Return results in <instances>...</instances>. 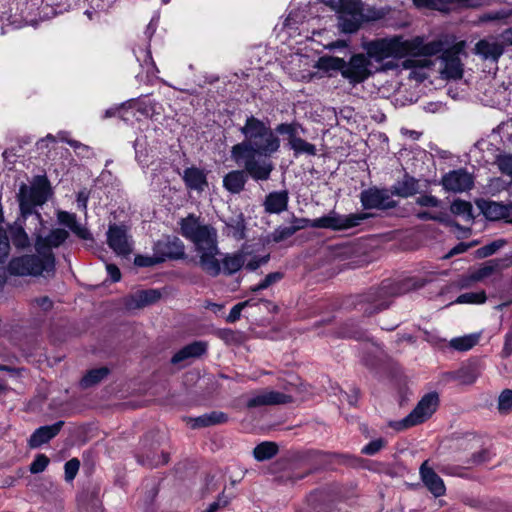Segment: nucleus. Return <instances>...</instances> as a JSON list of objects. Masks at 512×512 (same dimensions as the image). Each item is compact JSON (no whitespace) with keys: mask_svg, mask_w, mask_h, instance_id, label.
<instances>
[{"mask_svg":"<svg viewBox=\"0 0 512 512\" xmlns=\"http://www.w3.org/2000/svg\"><path fill=\"white\" fill-rule=\"evenodd\" d=\"M386 444L387 441L384 438L375 439L368 443L367 445H365L361 449V453L364 455L373 456L377 454L381 449H383L386 446Z\"/></svg>","mask_w":512,"mask_h":512,"instance_id":"48","label":"nucleus"},{"mask_svg":"<svg viewBox=\"0 0 512 512\" xmlns=\"http://www.w3.org/2000/svg\"><path fill=\"white\" fill-rule=\"evenodd\" d=\"M486 301V294L484 291L467 292L459 295L455 300L458 304H482Z\"/></svg>","mask_w":512,"mask_h":512,"instance_id":"43","label":"nucleus"},{"mask_svg":"<svg viewBox=\"0 0 512 512\" xmlns=\"http://www.w3.org/2000/svg\"><path fill=\"white\" fill-rule=\"evenodd\" d=\"M253 304H254L253 300L249 299V300H246V301H243V302H240V303L234 305L227 316V321L230 323L236 322L240 318L242 310L245 307L253 305Z\"/></svg>","mask_w":512,"mask_h":512,"instance_id":"50","label":"nucleus"},{"mask_svg":"<svg viewBox=\"0 0 512 512\" xmlns=\"http://www.w3.org/2000/svg\"><path fill=\"white\" fill-rule=\"evenodd\" d=\"M474 53L483 60L497 62L504 53V45L495 37H487L476 43Z\"/></svg>","mask_w":512,"mask_h":512,"instance_id":"18","label":"nucleus"},{"mask_svg":"<svg viewBox=\"0 0 512 512\" xmlns=\"http://www.w3.org/2000/svg\"><path fill=\"white\" fill-rule=\"evenodd\" d=\"M478 341L479 335L469 334L451 339L449 345L457 351H468L473 348Z\"/></svg>","mask_w":512,"mask_h":512,"instance_id":"37","label":"nucleus"},{"mask_svg":"<svg viewBox=\"0 0 512 512\" xmlns=\"http://www.w3.org/2000/svg\"><path fill=\"white\" fill-rule=\"evenodd\" d=\"M183 180L187 188L198 192L204 191L208 186L207 176L204 170L190 167L184 170Z\"/></svg>","mask_w":512,"mask_h":512,"instance_id":"25","label":"nucleus"},{"mask_svg":"<svg viewBox=\"0 0 512 512\" xmlns=\"http://www.w3.org/2000/svg\"><path fill=\"white\" fill-rule=\"evenodd\" d=\"M278 452V447L274 442H263L254 448L253 455L258 461L271 459Z\"/></svg>","mask_w":512,"mask_h":512,"instance_id":"38","label":"nucleus"},{"mask_svg":"<svg viewBox=\"0 0 512 512\" xmlns=\"http://www.w3.org/2000/svg\"><path fill=\"white\" fill-rule=\"evenodd\" d=\"M450 210L454 215L461 216L465 220L473 219V207L468 201L457 199L452 202Z\"/></svg>","mask_w":512,"mask_h":512,"instance_id":"39","label":"nucleus"},{"mask_svg":"<svg viewBox=\"0 0 512 512\" xmlns=\"http://www.w3.org/2000/svg\"><path fill=\"white\" fill-rule=\"evenodd\" d=\"M88 194L86 191H80L77 195V206L78 208L85 210L87 207Z\"/></svg>","mask_w":512,"mask_h":512,"instance_id":"63","label":"nucleus"},{"mask_svg":"<svg viewBox=\"0 0 512 512\" xmlns=\"http://www.w3.org/2000/svg\"><path fill=\"white\" fill-rule=\"evenodd\" d=\"M363 47L369 58L381 62L389 58L400 59L407 55L432 56L440 53L444 44L440 40L424 43L422 37L408 40L402 36H393L372 40Z\"/></svg>","mask_w":512,"mask_h":512,"instance_id":"3","label":"nucleus"},{"mask_svg":"<svg viewBox=\"0 0 512 512\" xmlns=\"http://www.w3.org/2000/svg\"><path fill=\"white\" fill-rule=\"evenodd\" d=\"M199 257V265L204 272L210 276L216 277L221 272L220 261L217 259V255L220 254L218 244L211 247H206L196 251Z\"/></svg>","mask_w":512,"mask_h":512,"instance_id":"19","label":"nucleus"},{"mask_svg":"<svg viewBox=\"0 0 512 512\" xmlns=\"http://www.w3.org/2000/svg\"><path fill=\"white\" fill-rule=\"evenodd\" d=\"M269 259V256H264V257H261V258H253L251 260H249L248 262L246 261V267L247 269L251 270V271H254L256 270L261 264H264L268 261Z\"/></svg>","mask_w":512,"mask_h":512,"instance_id":"60","label":"nucleus"},{"mask_svg":"<svg viewBox=\"0 0 512 512\" xmlns=\"http://www.w3.org/2000/svg\"><path fill=\"white\" fill-rule=\"evenodd\" d=\"M465 42L456 43L451 49L443 52L441 59L444 67L441 71L444 78L460 79L463 76V64L459 58V54L463 52Z\"/></svg>","mask_w":512,"mask_h":512,"instance_id":"10","label":"nucleus"},{"mask_svg":"<svg viewBox=\"0 0 512 512\" xmlns=\"http://www.w3.org/2000/svg\"><path fill=\"white\" fill-rule=\"evenodd\" d=\"M289 147L294 151L295 156L306 154L310 156L316 155L317 149L314 144L307 142L301 137L294 138Z\"/></svg>","mask_w":512,"mask_h":512,"instance_id":"40","label":"nucleus"},{"mask_svg":"<svg viewBox=\"0 0 512 512\" xmlns=\"http://www.w3.org/2000/svg\"><path fill=\"white\" fill-rule=\"evenodd\" d=\"M371 58L364 54H355L349 61H339L344 68L343 77L350 83L357 84L372 75Z\"/></svg>","mask_w":512,"mask_h":512,"instance_id":"9","label":"nucleus"},{"mask_svg":"<svg viewBox=\"0 0 512 512\" xmlns=\"http://www.w3.org/2000/svg\"><path fill=\"white\" fill-rule=\"evenodd\" d=\"M289 195L286 190L269 193L264 200V209L269 214H280L287 210Z\"/></svg>","mask_w":512,"mask_h":512,"instance_id":"23","label":"nucleus"},{"mask_svg":"<svg viewBox=\"0 0 512 512\" xmlns=\"http://www.w3.org/2000/svg\"><path fill=\"white\" fill-rule=\"evenodd\" d=\"M512 265V257L505 256L496 258L483 263L478 269L470 274V280L473 282H480L495 274H499L502 270Z\"/></svg>","mask_w":512,"mask_h":512,"instance_id":"15","label":"nucleus"},{"mask_svg":"<svg viewBox=\"0 0 512 512\" xmlns=\"http://www.w3.org/2000/svg\"><path fill=\"white\" fill-rule=\"evenodd\" d=\"M337 13L338 27L344 33H354L363 22L377 20L383 16L380 11L376 10L368 9L365 13L360 0H339Z\"/></svg>","mask_w":512,"mask_h":512,"instance_id":"4","label":"nucleus"},{"mask_svg":"<svg viewBox=\"0 0 512 512\" xmlns=\"http://www.w3.org/2000/svg\"><path fill=\"white\" fill-rule=\"evenodd\" d=\"M295 400L291 394L274 390H262L252 394L247 400L248 408H256L266 405L288 404Z\"/></svg>","mask_w":512,"mask_h":512,"instance_id":"13","label":"nucleus"},{"mask_svg":"<svg viewBox=\"0 0 512 512\" xmlns=\"http://www.w3.org/2000/svg\"><path fill=\"white\" fill-rule=\"evenodd\" d=\"M58 221L70 228V230L83 240L91 239V233L88 229L77 222L76 215L73 213L61 211L58 213Z\"/></svg>","mask_w":512,"mask_h":512,"instance_id":"28","label":"nucleus"},{"mask_svg":"<svg viewBox=\"0 0 512 512\" xmlns=\"http://www.w3.org/2000/svg\"><path fill=\"white\" fill-rule=\"evenodd\" d=\"M443 187L452 192H464L473 186L472 175L465 170L459 169L447 173L442 179Z\"/></svg>","mask_w":512,"mask_h":512,"instance_id":"16","label":"nucleus"},{"mask_svg":"<svg viewBox=\"0 0 512 512\" xmlns=\"http://www.w3.org/2000/svg\"><path fill=\"white\" fill-rule=\"evenodd\" d=\"M283 278V274L280 272L269 273L259 284L252 286L250 290L252 292H258L260 290L267 289L272 284L280 281Z\"/></svg>","mask_w":512,"mask_h":512,"instance_id":"45","label":"nucleus"},{"mask_svg":"<svg viewBox=\"0 0 512 512\" xmlns=\"http://www.w3.org/2000/svg\"><path fill=\"white\" fill-rule=\"evenodd\" d=\"M80 467V462L77 458H72L65 463V479L67 481H72Z\"/></svg>","mask_w":512,"mask_h":512,"instance_id":"51","label":"nucleus"},{"mask_svg":"<svg viewBox=\"0 0 512 512\" xmlns=\"http://www.w3.org/2000/svg\"><path fill=\"white\" fill-rule=\"evenodd\" d=\"M308 225L309 219L293 216L290 221V225L279 226L272 232L271 239L276 243L282 242L293 236L297 231L308 227Z\"/></svg>","mask_w":512,"mask_h":512,"instance_id":"22","label":"nucleus"},{"mask_svg":"<svg viewBox=\"0 0 512 512\" xmlns=\"http://www.w3.org/2000/svg\"><path fill=\"white\" fill-rule=\"evenodd\" d=\"M153 252L160 262L166 259H181L185 256V246L177 237H166L157 241L153 246Z\"/></svg>","mask_w":512,"mask_h":512,"instance_id":"12","label":"nucleus"},{"mask_svg":"<svg viewBox=\"0 0 512 512\" xmlns=\"http://www.w3.org/2000/svg\"><path fill=\"white\" fill-rule=\"evenodd\" d=\"M64 422L58 421L53 425L41 426L36 429L28 440V444L31 448H38L41 445L49 442L54 438L63 427Z\"/></svg>","mask_w":512,"mask_h":512,"instance_id":"21","label":"nucleus"},{"mask_svg":"<svg viewBox=\"0 0 512 512\" xmlns=\"http://www.w3.org/2000/svg\"><path fill=\"white\" fill-rule=\"evenodd\" d=\"M109 374V369L106 367H100L88 371L80 381L82 388H89L97 385Z\"/></svg>","mask_w":512,"mask_h":512,"instance_id":"35","label":"nucleus"},{"mask_svg":"<svg viewBox=\"0 0 512 512\" xmlns=\"http://www.w3.org/2000/svg\"><path fill=\"white\" fill-rule=\"evenodd\" d=\"M245 220L242 214L231 217L225 221V227L223 233L227 237H231L236 240H242L245 237Z\"/></svg>","mask_w":512,"mask_h":512,"instance_id":"31","label":"nucleus"},{"mask_svg":"<svg viewBox=\"0 0 512 512\" xmlns=\"http://www.w3.org/2000/svg\"><path fill=\"white\" fill-rule=\"evenodd\" d=\"M49 463V459L44 454L38 455L30 465V471L32 473L43 472Z\"/></svg>","mask_w":512,"mask_h":512,"instance_id":"53","label":"nucleus"},{"mask_svg":"<svg viewBox=\"0 0 512 512\" xmlns=\"http://www.w3.org/2000/svg\"><path fill=\"white\" fill-rule=\"evenodd\" d=\"M418 192V182L412 177H405L402 181L393 186L392 193L407 198Z\"/></svg>","mask_w":512,"mask_h":512,"instance_id":"34","label":"nucleus"},{"mask_svg":"<svg viewBox=\"0 0 512 512\" xmlns=\"http://www.w3.org/2000/svg\"><path fill=\"white\" fill-rule=\"evenodd\" d=\"M364 219H366L365 214L341 215L331 211L325 216L309 220L308 226L312 228L345 230L358 226Z\"/></svg>","mask_w":512,"mask_h":512,"instance_id":"7","label":"nucleus"},{"mask_svg":"<svg viewBox=\"0 0 512 512\" xmlns=\"http://www.w3.org/2000/svg\"><path fill=\"white\" fill-rule=\"evenodd\" d=\"M247 171L233 170L223 178L224 188L233 194L240 193L247 182Z\"/></svg>","mask_w":512,"mask_h":512,"instance_id":"27","label":"nucleus"},{"mask_svg":"<svg viewBox=\"0 0 512 512\" xmlns=\"http://www.w3.org/2000/svg\"><path fill=\"white\" fill-rule=\"evenodd\" d=\"M10 241L4 228H0V263H4L10 253Z\"/></svg>","mask_w":512,"mask_h":512,"instance_id":"49","label":"nucleus"},{"mask_svg":"<svg viewBox=\"0 0 512 512\" xmlns=\"http://www.w3.org/2000/svg\"><path fill=\"white\" fill-rule=\"evenodd\" d=\"M506 244V240L504 239H497L487 245H484L480 247L476 251V257L477 258H486L493 254H495L497 251H499L501 248H503Z\"/></svg>","mask_w":512,"mask_h":512,"instance_id":"42","label":"nucleus"},{"mask_svg":"<svg viewBox=\"0 0 512 512\" xmlns=\"http://www.w3.org/2000/svg\"><path fill=\"white\" fill-rule=\"evenodd\" d=\"M478 206L487 219L492 221H507V205L494 201H483Z\"/></svg>","mask_w":512,"mask_h":512,"instance_id":"30","label":"nucleus"},{"mask_svg":"<svg viewBox=\"0 0 512 512\" xmlns=\"http://www.w3.org/2000/svg\"><path fill=\"white\" fill-rule=\"evenodd\" d=\"M405 68H413L415 70H423L432 65L431 61L428 59H407L403 62Z\"/></svg>","mask_w":512,"mask_h":512,"instance_id":"56","label":"nucleus"},{"mask_svg":"<svg viewBox=\"0 0 512 512\" xmlns=\"http://www.w3.org/2000/svg\"><path fill=\"white\" fill-rule=\"evenodd\" d=\"M144 53V58L141 60L139 56H137L138 60L141 61V65L146 69V73L148 76H154L158 72V68L155 65V62L152 59L151 52L149 49H140Z\"/></svg>","mask_w":512,"mask_h":512,"instance_id":"47","label":"nucleus"},{"mask_svg":"<svg viewBox=\"0 0 512 512\" xmlns=\"http://www.w3.org/2000/svg\"><path fill=\"white\" fill-rule=\"evenodd\" d=\"M19 207L23 217L33 213L35 206L42 205L47 200V191L44 183L27 186L22 184L18 193Z\"/></svg>","mask_w":512,"mask_h":512,"instance_id":"8","label":"nucleus"},{"mask_svg":"<svg viewBox=\"0 0 512 512\" xmlns=\"http://www.w3.org/2000/svg\"><path fill=\"white\" fill-rule=\"evenodd\" d=\"M109 247L119 256H128L132 250V240L124 225H111L107 232Z\"/></svg>","mask_w":512,"mask_h":512,"instance_id":"11","label":"nucleus"},{"mask_svg":"<svg viewBox=\"0 0 512 512\" xmlns=\"http://www.w3.org/2000/svg\"><path fill=\"white\" fill-rule=\"evenodd\" d=\"M106 270H107V272H108V274H109V276H110V278H111V280L113 282H117V281L120 280L121 273H120L119 268L116 265H114V264H107L106 265Z\"/></svg>","mask_w":512,"mask_h":512,"instance_id":"61","label":"nucleus"},{"mask_svg":"<svg viewBox=\"0 0 512 512\" xmlns=\"http://www.w3.org/2000/svg\"><path fill=\"white\" fill-rule=\"evenodd\" d=\"M134 263H135V265H137L139 267H150V266L159 264L161 262L158 259L157 255L155 254V252H153L152 256H142V255L136 256Z\"/></svg>","mask_w":512,"mask_h":512,"instance_id":"54","label":"nucleus"},{"mask_svg":"<svg viewBox=\"0 0 512 512\" xmlns=\"http://www.w3.org/2000/svg\"><path fill=\"white\" fill-rule=\"evenodd\" d=\"M497 163L502 173L512 177V154L499 156Z\"/></svg>","mask_w":512,"mask_h":512,"instance_id":"52","label":"nucleus"},{"mask_svg":"<svg viewBox=\"0 0 512 512\" xmlns=\"http://www.w3.org/2000/svg\"><path fill=\"white\" fill-rule=\"evenodd\" d=\"M64 229H54L47 237L37 236L34 255L13 258L8 265L11 274L20 276L52 277L55 273V257L52 248L60 246L68 238Z\"/></svg>","mask_w":512,"mask_h":512,"instance_id":"2","label":"nucleus"},{"mask_svg":"<svg viewBox=\"0 0 512 512\" xmlns=\"http://www.w3.org/2000/svg\"><path fill=\"white\" fill-rule=\"evenodd\" d=\"M246 257L247 253L243 250L226 254L220 262L223 266V272L227 275L235 274L245 265Z\"/></svg>","mask_w":512,"mask_h":512,"instance_id":"29","label":"nucleus"},{"mask_svg":"<svg viewBox=\"0 0 512 512\" xmlns=\"http://www.w3.org/2000/svg\"><path fill=\"white\" fill-rule=\"evenodd\" d=\"M179 225L181 235L195 245L196 251L218 244L216 229L202 223L200 218L194 214L182 218Z\"/></svg>","mask_w":512,"mask_h":512,"instance_id":"5","label":"nucleus"},{"mask_svg":"<svg viewBox=\"0 0 512 512\" xmlns=\"http://www.w3.org/2000/svg\"><path fill=\"white\" fill-rule=\"evenodd\" d=\"M420 476L425 487L435 496L445 495L446 487L442 478L425 461L420 467Z\"/></svg>","mask_w":512,"mask_h":512,"instance_id":"20","label":"nucleus"},{"mask_svg":"<svg viewBox=\"0 0 512 512\" xmlns=\"http://www.w3.org/2000/svg\"><path fill=\"white\" fill-rule=\"evenodd\" d=\"M416 203L423 207H438L440 200L432 195H422L416 199Z\"/></svg>","mask_w":512,"mask_h":512,"instance_id":"57","label":"nucleus"},{"mask_svg":"<svg viewBox=\"0 0 512 512\" xmlns=\"http://www.w3.org/2000/svg\"><path fill=\"white\" fill-rule=\"evenodd\" d=\"M480 373L481 371L479 366L476 363H470L449 373V377L452 380L458 381L460 384L470 385L477 380Z\"/></svg>","mask_w":512,"mask_h":512,"instance_id":"26","label":"nucleus"},{"mask_svg":"<svg viewBox=\"0 0 512 512\" xmlns=\"http://www.w3.org/2000/svg\"><path fill=\"white\" fill-rule=\"evenodd\" d=\"M361 203L366 209H389L396 206L387 190L371 188L361 193Z\"/></svg>","mask_w":512,"mask_h":512,"instance_id":"14","label":"nucleus"},{"mask_svg":"<svg viewBox=\"0 0 512 512\" xmlns=\"http://www.w3.org/2000/svg\"><path fill=\"white\" fill-rule=\"evenodd\" d=\"M169 461V455L167 453L162 452L160 456L155 455H146V456H139L138 462L142 465L148 466V467H157L160 465H164Z\"/></svg>","mask_w":512,"mask_h":512,"instance_id":"44","label":"nucleus"},{"mask_svg":"<svg viewBox=\"0 0 512 512\" xmlns=\"http://www.w3.org/2000/svg\"><path fill=\"white\" fill-rule=\"evenodd\" d=\"M504 17H505V14L502 12H492V13H486V14L482 15L480 17V20L482 22H487V21L499 20Z\"/></svg>","mask_w":512,"mask_h":512,"instance_id":"62","label":"nucleus"},{"mask_svg":"<svg viewBox=\"0 0 512 512\" xmlns=\"http://www.w3.org/2000/svg\"><path fill=\"white\" fill-rule=\"evenodd\" d=\"M477 244V242H471V243H459L457 244L455 247H453L446 255L444 258L448 259V258H451L455 255H458V254H461V253H464L466 252L469 248L475 246Z\"/></svg>","mask_w":512,"mask_h":512,"instance_id":"58","label":"nucleus"},{"mask_svg":"<svg viewBox=\"0 0 512 512\" xmlns=\"http://www.w3.org/2000/svg\"><path fill=\"white\" fill-rule=\"evenodd\" d=\"M439 396L436 392L428 393L422 397L411 413L395 426L396 429H405L416 426L429 419L436 411Z\"/></svg>","mask_w":512,"mask_h":512,"instance_id":"6","label":"nucleus"},{"mask_svg":"<svg viewBox=\"0 0 512 512\" xmlns=\"http://www.w3.org/2000/svg\"><path fill=\"white\" fill-rule=\"evenodd\" d=\"M489 459H490L489 451L486 449H482L481 451L473 454V456L471 458V462L473 464L478 465V464H482V463L488 461Z\"/></svg>","mask_w":512,"mask_h":512,"instance_id":"59","label":"nucleus"},{"mask_svg":"<svg viewBox=\"0 0 512 512\" xmlns=\"http://www.w3.org/2000/svg\"><path fill=\"white\" fill-rule=\"evenodd\" d=\"M512 353V335H506V341L502 350L503 357H509Z\"/></svg>","mask_w":512,"mask_h":512,"instance_id":"64","label":"nucleus"},{"mask_svg":"<svg viewBox=\"0 0 512 512\" xmlns=\"http://www.w3.org/2000/svg\"><path fill=\"white\" fill-rule=\"evenodd\" d=\"M275 130L279 134L288 135V145L292 143L294 138L299 137V130H301L302 132L304 131L301 124L297 122L281 123L276 127Z\"/></svg>","mask_w":512,"mask_h":512,"instance_id":"41","label":"nucleus"},{"mask_svg":"<svg viewBox=\"0 0 512 512\" xmlns=\"http://www.w3.org/2000/svg\"><path fill=\"white\" fill-rule=\"evenodd\" d=\"M207 350V344L203 341H195L190 343L179 351H177L174 356L171 358V363L177 365L183 361H186L190 358H197L203 355Z\"/></svg>","mask_w":512,"mask_h":512,"instance_id":"24","label":"nucleus"},{"mask_svg":"<svg viewBox=\"0 0 512 512\" xmlns=\"http://www.w3.org/2000/svg\"><path fill=\"white\" fill-rule=\"evenodd\" d=\"M245 140L234 145L231 157L255 181H266L274 169L269 157L280 148V139L260 119L250 116L240 128Z\"/></svg>","mask_w":512,"mask_h":512,"instance_id":"1","label":"nucleus"},{"mask_svg":"<svg viewBox=\"0 0 512 512\" xmlns=\"http://www.w3.org/2000/svg\"><path fill=\"white\" fill-rule=\"evenodd\" d=\"M10 234L12 242L16 248L25 249L30 246V239L22 224L15 222L10 226Z\"/></svg>","mask_w":512,"mask_h":512,"instance_id":"36","label":"nucleus"},{"mask_svg":"<svg viewBox=\"0 0 512 512\" xmlns=\"http://www.w3.org/2000/svg\"><path fill=\"white\" fill-rule=\"evenodd\" d=\"M498 409L501 413H509L512 411V390H503L498 398Z\"/></svg>","mask_w":512,"mask_h":512,"instance_id":"46","label":"nucleus"},{"mask_svg":"<svg viewBox=\"0 0 512 512\" xmlns=\"http://www.w3.org/2000/svg\"><path fill=\"white\" fill-rule=\"evenodd\" d=\"M228 416L221 411H212L210 413L204 414L202 416H199L193 420L192 427L198 428V427H208L213 426L217 424H222L227 422Z\"/></svg>","mask_w":512,"mask_h":512,"instance_id":"33","label":"nucleus"},{"mask_svg":"<svg viewBox=\"0 0 512 512\" xmlns=\"http://www.w3.org/2000/svg\"><path fill=\"white\" fill-rule=\"evenodd\" d=\"M419 220H433L441 223H448V216L445 213H430V212H419L416 214Z\"/></svg>","mask_w":512,"mask_h":512,"instance_id":"55","label":"nucleus"},{"mask_svg":"<svg viewBox=\"0 0 512 512\" xmlns=\"http://www.w3.org/2000/svg\"><path fill=\"white\" fill-rule=\"evenodd\" d=\"M159 296L156 290L140 291L131 296L127 305L129 308H142L156 302Z\"/></svg>","mask_w":512,"mask_h":512,"instance_id":"32","label":"nucleus"},{"mask_svg":"<svg viewBox=\"0 0 512 512\" xmlns=\"http://www.w3.org/2000/svg\"><path fill=\"white\" fill-rule=\"evenodd\" d=\"M419 8H428L448 13L459 8H476L477 4L472 0H413Z\"/></svg>","mask_w":512,"mask_h":512,"instance_id":"17","label":"nucleus"}]
</instances>
